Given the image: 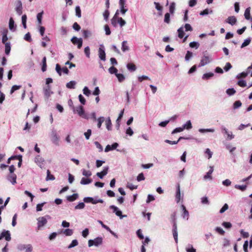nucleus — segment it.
<instances>
[{
    "label": "nucleus",
    "instance_id": "nucleus-1",
    "mask_svg": "<svg viewBox=\"0 0 252 252\" xmlns=\"http://www.w3.org/2000/svg\"><path fill=\"white\" fill-rule=\"evenodd\" d=\"M47 219H51V217L46 215L44 217H39L37 220V230H40L41 228L47 223Z\"/></svg>",
    "mask_w": 252,
    "mask_h": 252
},
{
    "label": "nucleus",
    "instance_id": "nucleus-26",
    "mask_svg": "<svg viewBox=\"0 0 252 252\" xmlns=\"http://www.w3.org/2000/svg\"><path fill=\"white\" fill-rule=\"evenodd\" d=\"M180 196H181L180 189V186H179V185H178L177 191H176V198L177 202H179L180 201Z\"/></svg>",
    "mask_w": 252,
    "mask_h": 252
},
{
    "label": "nucleus",
    "instance_id": "nucleus-3",
    "mask_svg": "<svg viewBox=\"0 0 252 252\" xmlns=\"http://www.w3.org/2000/svg\"><path fill=\"white\" fill-rule=\"evenodd\" d=\"M102 243V237H97L94 240H90L88 241V245L89 247H92L93 246H98L100 245Z\"/></svg>",
    "mask_w": 252,
    "mask_h": 252
},
{
    "label": "nucleus",
    "instance_id": "nucleus-44",
    "mask_svg": "<svg viewBox=\"0 0 252 252\" xmlns=\"http://www.w3.org/2000/svg\"><path fill=\"white\" fill-rule=\"evenodd\" d=\"M175 9V3L174 2H172L170 4L169 7V11L171 14H173L174 12V10Z\"/></svg>",
    "mask_w": 252,
    "mask_h": 252
},
{
    "label": "nucleus",
    "instance_id": "nucleus-27",
    "mask_svg": "<svg viewBox=\"0 0 252 252\" xmlns=\"http://www.w3.org/2000/svg\"><path fill=\"white\" fill-rule=\"evenodd\" d=\"M122 50L123 52H126L129 50V47L127 45V41H124L122 42Z\"/></svg>",
    "mask_w": 252,
    "mask_h": 252
},
{
    "label": "nucleus",
    "instance_id": "nucleus-23",
    "mask_svg": "<svg viewBox=\"0 0 252 252\" xmlns=\"http://www.w3.org/2000/svg\"><path fill=\"white\" fill-rule=\"evenodd\" d=\"M55 178L53 175L51 174L50 171L49 170H47V177L46 180L47 181L48 180H54Z\"/></svg>",
    "mask_w": 252,
    "mask_h": 252
},
{
    "label": "nucleus",
    "instance_id": "nucleus-40",
    "mask_svg": "<svg viewBox=\"0 0 252 252\" xmlns=\"http://www.w3.org/2000/svg\"><path fill=\"white\" fill-rule=\"evenodd\" d=\"M63 233L66 236H71L73 234V232L72 229L67 228L64 231Z\"/></svg>",
    "mask_w": 252,
    "mask_h": 252
},
{
    "label": "nucleus",
    "instance_id": "nucleus-64",
    "mask_svg": "<svg viewBox=\"0 0 252 252\" xmlns=\"http://www.w3.org/2000/svg\"><path fill=\"white\" fill-rule=\"evenodd\" d=\"M144 180L145 177L143 173H140L137 177V180L139 182Z\"/></svg>",
    "mask_w": 252,
    "mask_h": 252
},
{
    "label": "nucleus",
    "instance_id": "nucleus-50",
    "mask_svg": "<svg viewBox=\"0 0 252 252\" xmlns=\"http://www.w3.org/2000/svg\"><path fill=\"white\" fill-rule=\"evenodd\" d=\"M24 39L28 42L32 41V38L30 32H28L25 35Z\"/></svg>",
    "mask_w": 252,
    "mask_h": 252
},
{
    "label": "nucleus",
    "instance_id": "nucleus-14",
    "mask_svg": "<svg viewBox=\"0 0 252 252\" xmlns=\"http://www.w3.org/2000/svg\"><path fill=\"white\" fill-rule=\"evenodd\" d=\"M108 171V167H105L101 172H97L96 173V175L100 179H102L104 176H105L107 174Z\"/></svg>",
    "mask_w": 252,
    "mask_h": 252
},
{
    "label": "nucleus",
    "instance_id": "nucleus-5",
    "mask_svg": "<svg viewBox=\"0 0 252 252\" xmlns=\"http://www.w3.org/2000/svg\"><path fill=\"white\" fill-rule=\"evenodd\" d=\"M84 201L86 203H92L93 204H95L97 203H103V200L101 199H94L93 198L91 197H85L83 199Z\"/></svg>",
    "mask_w": 252,
    "mask_h": 252
},
{
    "label": "nucleus",
    "instance_id": "nucleus-54",
    "mask_svg": "<svg viewBox=\"0 0 252 252\" xmlns=\"http://www.w3.org/2000/svg\"><path fill=\"white\" fill-rule=\"evenodd\" d=\"M228 209V205L225 203L223 207L221 208V209L220 211V213L222 214L224 213L226 210H227Z\"/></svg>",
    "mask_w": 252,
    "mask_h": 252
},
{
    "label": "nucleus",
    "instance_id": "nucleus-53",
    "mask_svg": "<svg viewBox=\"0 0 252 252\" xmlns=\"http://www.w3.org/2000/svg\"><path fill=\"white\" fill-rule=\"evenodd\" d=\"M164 22L166 23H169L170 22V14L168 13H166L164 15Z\"/></svg>",
    "mask_w": 252,
    "mask_h": 252
},
{
    "label": "nucleus",
    "instance_id": "nucleus-8",
    "mask_svg": "<svg viewBox=\"0 0 252 252\" xmlns=\"http://www.w3.org/2000/svg\"><path fill=\"white\" fill-rule=\"evenodd\" d=\"M98 56L99 58L102 61H105L106 60V56H105V52L104 51V47L103 45H100V47L99 48L98 50Z\"/></svg>",
    "mask_w": 252,
    "mask_h": 252
},
{
    "label": "nucleus",
    "instance_id": "nucleus-13",
    "mask_svg": "<svg viewBox=\"0 0 252 252\" xmlns=\"http://www.w3.org/2000/svg\"><path fill=\"white\" fill-rule=\"evenodd\" d=\"M213 171H214L213 166H210V170L206 173V174L205 175H204V180H207V179L212 180V177L211 175H212Z\"/></svg>",
    "mask_w": 252,
    "mask_h": 252
},
{
    "label": "nucleus",
    "instance_id": "nucleus-12",
    "mask_svg": "<svg viewBox=\"0 0 252 252\" xmlns=\"http://www.w3.org/2000/svg\"><path fill=\"white\" fill-rule=\"evenodd\" d=\"M17 176L16 174L12 173L8 175L7 179L13 185L16 183Z\"/></svg>",
    "mask_w": 252,
    "mask_h": 252
},
{
    "label": "nucleus",
    "instance_id": "nucleus-62",
    "mask_svg": "<svg viewBox=\"0 0 252 252\" xmlns=\"http://www.w3.org/2000/svg\"><path fill=\"white\" fill-rule=\"evenodd\" d=\"M79 99L80 102L83 104L85 105L86 103V99L82 94H79Z\"/></svg>",
    "mask_w": 252,
    "mask_h": 252
},
{
    "label": "nucleus",
    "instance_id": "nucleus-59",
    "mask_svg": "<svg viewBox=\"0 0 252 252\" xmlns=\"http://www.w3.org/2000/svg\"><path fill=\"white\" fill-rule=\"evenodd\" d=\"M192 53L190 51H188L185 56V60L186 61L189 60V59L192 57Z\"/></svg>",
    "mask_w": 252,
    "mask_h": 252
},
{
    "label": "nucleus",
    "instance_id": "nucleus-6",
    "mask_svg": "<svg viewBox=\"0 0 252 252\" xmlns=\"http://www.w3.org/2000/svg\"><path fill=\"white\" fill-rule=\"evenodd\" d=\"M73 111L76 112L80 116L85 118V111L83 106L79 105L76 108H73Z\"/></svg>",
    "mask_w": 252,
    "mask_h": 252
},
{
    "label": "nucleus",
    "instance_id": "nucleus-47",
    "mask_svg": "<svg viewBox=\"0 0 252 252\" xmlns=\"http://www.w3.org/2000/svg\"><path fill=\"white\" fill-rule=\"evenodd\" d=\"M215 230L218 233L221 235H223L225 233L224 231L220 227H217Z\"/></svg>",
    "mask_w": 252,
    "mask_h": 252
},
{
    "label": "nucleus",
    "instance_id": "nucleus-15",
    "mask_svg": "<svg viewBox=\"0 0 252 252\" xmlns=\"http://www.w3.org/2000/svg\"><path fill=\"white\" fill-rule=\"evenodd\" d=\"M237 22V19L235 16H230L228 17V18L226 20V22L231 25H233L235 24Z\"/></svg>",
    "mask_w": 252,
    "mask_h": 252
},
{
    "label": "nucleus",
    "instance_id": "nucleus-30",
    "mask_svg": "<svg viewBox=\"0 0 252 252\" xmlns=\"http://www.w3.org/2000/svg\"><path fill=\"white\" fill-rule=\"evenodd\" d=\"M105 124L106 126V128L108 130H110L111 129V126L112 123L110 119L109 118L107 120L105 121Z\"/></svg>",
    "mask_w": 252,
    "mask_h": 252
},
{
    "label": "nucleus",
    "instance_id": "nucleus-48",
    "mask_svg": "<svg viewBox=\"0 0 252 252\" xmlns=\"http://www.w3.org/2000/svg\"><path fill=\"white\" fill-rule=\"evenodd\" d=\"M85 204L83 202H80L75 207V209H82L85 207Z\"/></svg>",
    "mask_w": 252,
    "mask_h": 252
},
{
    "label": "nucleus",
    "instance_id": "nucleus-61",
    "mask_svg": "<svg viewBox=\"0 0 252 252\" xmlns=\"http://www.w3.org/2000/svg\"><path fill=\"white\" fill-rule=\"evenodd\" d=\"M83 91L84 94L87 96H89L91 93L90 91L89 90L88 88L87 87H85L84 88Z\"/></svg>",
    "mask_w": 252,
    "mask_h": 252
},
{
    "label": "nucleus",
    "instance_id": "nucleus-24",
    "mask_svg": "<svg viewBox=\"0 0 252 252\" xmlns=\"http://www.w3.org/2000/svg\"><path fill=\"white\" fill-rule=\"evenodd\" d=\"M178 37L180 38H183L185 35V32L183 30V28L181 27L178 30Z\"/></svg>",
    "mask_w": 252,
    "mask_h": 252
},
{
    "label": "nucleus",
    "instance_id": "nucleus-41",
    "mask_svg": "<svg viewBox=\"0 0 252 252\" xmlns=\"http://www.w3.org/2000/svg\"><path fill=\"white\" fill-rule=\"evenodd\" d=\"M251 39L250 38H248L247 39H246L244 42L242 43V44L241 45V47L242 48H244L247 46H248L251 42Z\"/></svg>",
    "mask_w": 252,
    "mask_h": 252
},
{
    "label": "nucleus",
    "instance_id": "nucleus-42",
    "mask_svg": "<svg viewBox=\"0 0 252 252\" xmlns=\"http://www.w3.org/2000/svg\"><path fill=\"white\" fill-rule=\"evenodd\" d=\"M21 88V86H17V85L13 86L10 90V94H12L15 91L20 89Z\"/></svg>",
    "mask_w": 252,
    "mask_h": 252
},
{
    "label": "nucleus",
    "instance_id": "nucleus-31",
    "mask_svg": "<svg viewBox=\"0 0 252 252\" xmlns=\"http://www.w3.org/2000/svg\"><path fill=\"white\" fill-rule=\"evenodd\" d=\"M76 16L78 18L81 17V11L79 6H76L75 7Z\"/></svg>",
    "mask_w": 252,
    "mask_h": 252
},
{
    "label": "nucleus",
    "instance_id": "nucleus-17",
    "mask_svg": "<svg viewBox=\"0 0 252 252\" xmlns=\"http://www.w3.org/2000/svg\"><path fill=\"white\" fill-rule=\"evenodd\" d=\"M93 180L92 179L82 178L80 183L82 185H87L92 182Z\"/></svg>",
    "mask_w": 252,
    "mask_h": 252
},
{
    "label": "nucleus",
    "instance_id": "nucleus-2",
    "mask_svg": "<svg viewBox=\"0 0 252 252\" xmlns=\"http://www.w3.org/2000/svg\"><path fill=\"white\" fill-rule=\"evenodd\" d=\"M175 213H174L171 215L173 223V235L174 240L176 243L178 242V232H177V225L175 220Z\"/></svg>",
    "mask_w": 252,
    "mask_h": 252
},
{
    "label": "nucleus",
    "instance_id": "nucleus-18",
    "mask_svg": "<svg viewBox=\"0 0 252 252\" xmlns=\"http://www.w3.org/2000/svg\"><path fill=\"white\" fill-rule=\"evenodd\" d=\"M126 66L130 71H134L136 69V65L133 63H128L127 64Z\"/></svg>",
    "mask_w": 252,
    "mask_h": 252
},
{
    "label": "nucleus",
    "instance_id": "nucleus-36",
    "mask_svg": "<svg viewBox=\"0 0 252 252\" xmlns=\"http://www.w3.org/2000/svg\"><path fill=\"white\" fill-rule=\"evenodd\" d=\"M82 174L85 177H89L92 175V172L90 170L83 169L82 171Z\"/></svg>",
    "mask_w": 252,
    "mask_h": 252
},
{
    "label": "nucleus",
    "instance_id": "nucleus-20",
    "mask_svg": "<svg viewBox=\"0 0 252 252\" xmlns=\"http://www.w3.org/2000/svg\"><path fill=\"white\" fill-rule=\"evenodd\" d=\"M78 197V194L74 193L71 195L67 196V200L70 202H72L75 200Z\"/></svg>",
    "mask_w": 252,
    "mask_h": 252
},
{
    "label": "nucleus",
    "instance_id": "nucleus-28",
    "mask_svg": "<svg viewBox=\"0 0 252 252\" xmlns=\"http://www.w3.org/2000/svg\"><path fill=\"white\" fill-rule=\"evenodd\" d=\"M244 16L246 19L249 20L250 19V7H248L246 9L244 13Z\"/></svg>",
    "mask_w": 252,
    "mask_h": 252
},
{
    "label": "nucleus",
    "instance_id": "nucleus-49",
    "mask_svg": "<svg viewBox=\"0 0 252 252\" xmlns=\"http://www.w3.org/2000/svg\"><path fill=\"white\" fill-rule=\"evenodd\" d=\"M235 93L236 91L233 88L228 89L226 90V93L229 95H232Z\"/></svg>",
    "mask_w": 252,
    "mask_h": 252
},
{
    "label": "nucleus",
    "instance_id": "nucleus-19",
    "mask_svg": "<svg viewBox=\"0 0 252 252\" xmlns=\"http://www.w3.org/2000/svg\"><path fill=\"white\" fill-rule=\"evenodd\" d=\"M42 66L41 68V70L43 72H44L47 69V63H46V57H44L42 60Z\"/></svg>",
    "mask_w": 252,
    "mask_h": 252
},
{
    "label": "nucleus",
    "instance_id": "nucleus-35",
    "mask_svg": "<svg viewBox=\"0 0 252 252\" xmlns=\"http://www.w3.org/2000/svg\"><path fill=\"white\" fill-rule=\"evenodd\" d=\"M116 76L120 82H123L125 79L124 75L122 74L117 73Z\"/></svg>",
    "mask_w": 252,
    "mask_h": 252
},
{
    "label": "nucleus",
    "instance_id": "nucleus-55",
    "mask_svg": "<svg viewBox=\"0 0 252 252\" xmlns=\"http://www.w3.org/2000/svg\"><path fill=\"white\" fill-rule=\"evenodd\" d=\"M84 52H85V54H86V56L88 58H90V48H89V46H87V47L85 48V49H84Z\"/></svg>",
    "mask_w": 252,
    "mask_h": 252
},
{
    "label": "nucleus",
    "instance_id": "nucleus-60",
    "mask_svg": "<svg viewBox=\"0 0 252 252\" xmlns=\"http://www.w3.org/2000/svg\"><path fill=\"white\" fill-rule=\"evenodd\" d=\"M14 21L12 18H10L9 20V27L10 30H12L14 28Z\"/></svg>",
    "mask_w": 252,
    "mask_h": 252
},
{
    "label": "nucleus",
    "instance_id": "nucleus-9",
    "mask_svg": "<svg viewBox=\"0 0 252 252\" xmlns=\"http://www.w3.org/2000/svg\"><path fill=\"white\" fill-rule=\"evenodd\" d=\"M210 58L208 56H204L201 60L200 63L198 65L199 67L204 66L210 62Z\"/></svg>",
    "mask_w": 252,
    "mask_h": 252
},
{
    "label": "nucleus",
    "instance_id": "nucleus-10",
    "mask_svg": "<svg viewBox=\"0 0 252 252\" xmlns=\"http://www.w3.org/2000/svg\"><path fill=\"white\" fill-rule=\"evenodd\" d=\"M44 94L46 98H49L52 92L51 91V87L47 85L43 89Z\"/></svg>",
    "mask_w": 252,
    "mask_h": 252
},
{
    "label": "nucleus",
    "instance_id": "nucleus-43",
    "mask_svg": "<svg viewBox=\"0 0 252 252\" xmlns=\"http://www.w3.org/2000/svg\"><path fill=\"white\" fill-rule=\"evenodd\" d=\"M242 105V103L240 100L236 101L233 104L234 109H237Z\"/></svg>",
    "mask_w": 252,
    "mask_h": 252
},
{
    "label": "nucleus",
    "instance_id": "nucleus-32",
    "mask_svg": "<svg viewBox=\"0 0 252 252\" xmlns=\"http://www.w3.org/2000/svg\"><path fill=\"white\" fill-rule=\"evenodd\" d=\"M183 137H180L177 141H171L169 140H165V142L171 145H174L177 144L179 142V141Z\"/></svg>",
    "mask_w": 252,
    "mask_h": 252
},
{
    "label": "nucleus",
    "instance_id": "nucleus-46",
    "mask_svg": "<svg viewBox=\"0 0 252 252\" xmlns=\"http://www.w3.org/2000/svg\"><path fill=\"white\" fill-rule=\"evenodd\" d=\"M214 131H215V130L214 129H212V128H208V129L200 128L199 129V131L201 133H204L205 132H214Z\"/></svg>",
    "mask_w": 252,
    "mask_h": 252
},
{
    "label": "nucleus",
    "instance_id": "nucleus-57",
    "mask_svg": "<svg viewBox=\"0 0 252 252\" xmlns=\"http://www.w3.org/2000/svg\"><path fill=\"white\" fill-rule=\"evenodd\" d=\"M237 84L239 86L242 87H245L247 85L246 82L245 80H239Z\"/></svg>",
    "mask_w": 252,
    "mask_h": 252
},
{
    "label": "nucleus",
    "instance_id": "nucleus-34",
    "mask_svg": "<svg viewBox=\"0 0 252 252\" xmlns=\"http://www.w3.org/2000/svg\"><path fill=\"white\" fill-rule=\"evenodd\" d=\"M109 72L111 74H115V75H116V74H117V72H118V69L115 67L114 66H112L111 67H110L109 68Z\"/></svg>",
    "mask_w": 252,
    "mask_h": 252
},
{
    "label": "nucleus",
    "instance_id": "nucleus-39",
    "mask_svg": "<svg viewBox=\"0 0 252 252\" xmlns=\"http://www.w3.org/2000/svg\"><path fill=\"white\" fill-rule=\"evenodd\" d=\"M213 76H214L213 73H212V72L207 73H205L203 75L202 78L203 79H208L209 78L213 77Z\"/></svg>",
    "mask_w": 252,
    "mask_h": 252
},
{
    "label": "nucleus",
    "instance_id": "nucleus-16",
    "mask_svg": "<svg viewBox=\"0 0 252 252\" xmlns=\"http://www.w3.org/2000/svg\"><path fill=\"white\" fill-rule=\"evenodd\" d=\"M182 209H183V217L184 219H186V220H188L189 219V212L187 210L186 208V207L182 205Z\"/></svg>",
    "mask_w": 252,
    "mask_h": 252
},
{
    "label": "nucleus",
    "instance_id": "nucleus-38",
    "mask_svg": "<svg viewBox=\"0 0 252 252\" xmlns=\"http://www.w3.org/2000/svg\"><path fill=\"white\" fill-rule=\"evenodd\" d=\"M26 21H27V16L26 15H23L22 17V22L23 26V27L24 29L27 28V25H26Z\"/></svg>",
    "mask_w": 252,
    "mask_h": 252
},
{
    "label": "nucleus",
    "instance_id": "nucleus-25",
    "mask_svg": "<svg viewBox=\"0 0 252 252\" xmlns=\"http://www.w3.org/2000/svg\"><path fill=\"white\" fill-rule=\"evenodd\" d=\"M4 44L5 45V53L6 55H8L11 50L10 42Z\"/></svg>",
    "mask_w": 252,
    "mask_h": 252
},
{
    "label": "nucleus",
    "instance_id": "nucleus-45",
    "mask_svg": "<svg viewBox=\"0 0 252 252\" xmlns=\"http://www.w3.org/2000/svg\"><path fill=\"white\" fill-rule=\"evenodd\" d=\"M189 46L191 48H198L199 46V44L198 42H191L189 43Z\"/></svg>",
    "mask_w": 252,
    "mask_h": 252
},
{
    "label": "nucleus",
    "instance_id": "nucleus-22",
    "mask_svg": "<svg viewBox=\"0 0 252 252\" xmlns=\"http://www.w3.org/2000/svg\"><path fill=\"white\" fill-rule=\"evenodd\" d=\"M76 84L75 81H71L66 84V87L68 89H74Z\"/></svg>",
    "mask_w": 252,
    "mask_h": 252
},
{
    "label": "nucleus",
    "instance_id": "nucleus-63",
    "mask_svg": "<svg viewBox=\"0 0 252 252\" xmlns=\"http://www.w3.org/2000/svg\"><path fill=\"white\" fill-rule=\"evenodd\" d=\"M126 187L129 188L130 190H133L136 189L137 188V186H134L131 183H128L126 185Z\"/></svg>",
    "mask_w": 252,
    "mask_h": 252
},
{
    "label": "nucleus",
    "instance_id": "nucleus-51",
    "mask_svg": "<svg viewBox=\"0 0 252 252\" xmlns=\"http://www.w3.org/2000/svg\"><path fill=\"white\" fill-rule=\"evenodd\" d=\"M62 70L61 66L59 64H57L56 65V70L60 76L62 75Z\"/></svg>",
    "mask_w": 252,
    "mask_h": 252
},
{
    "label": "nucleus",
    "instance_id": "nucleus-58",
    "mask_svg": "<svg viewBox=\"0 0 252 252\" xmlns=\"http://www.w3.org/2000/svg\"><path fill=\"white\" fill-rule=\"evenodd\" d=\"M104 121V118L103 117H100L97 119V126L98 128H100L101 126L102 123Z\"/></svg>",
    "mask_w": 252,
    "mask_h": 252
},
{
    "label": "nucleus",
    "instance_id": "nucleus-56",
    "mask_svg": "<svg viewBox=\"0 0 252 252\" xmlns=\"http://www.w3.org/2000/svg\"><path fill=\"white\" fill-rule=\"evenodd\" d=\"M235 188L240 189L242 191H244L247 188V186L246 185H235Z\"/></svg>",
    "mask_w": 252,
    "mask_h": 252
},
{
    "label": "nucleus",
    "instance_id": "nucleus-37",
    "mask_svg": "<svg viewBox=\"0 0 252 252\" xmlns=\"http://www.w3.org/2000/svg\"><path fill=\"white\" fill-rule=\"evenodd\" d=\"M78 244V242L77 240H73L71 244L68 246V249H71L73 247H74L76 246H77Z\"/></svg>",
    "mask_w": 252,
    "mask_h": 252
},
{
    "label": "nucleus",
    "instance_id": "nucleus-11",
    "mask_svg": "<svg viewBox=\"0 0 252 252\" xmlns=\"http://www.w3.org/2000/svg\"><path fill=\"white\" fill-rule=\"evenodd\" d=\"M110 208L113 210V212L115 213L117 216L120 217L121 218H122L123 217L122 216V212L118 210V207L114 205H111L110 206Z\"/></svg>",
    "mask_w": 252,
    "mask_h": 252
},
{
    "label": "nucleus",
    "instance_id": "nucleus-33",
    "mask_svg": "<svg viewBox=\"0 0 252 252\" xmlns=\"http://www.w3.org/2000/svg\"><path fill=\"white\" fill-rule=\"evenodd\" d=\"M184 129H190L192 128V125L190 121H188L186 124L183 126Z\"/></svg>",
    "mask_w": 252,
    "mask_h": 252
},
{
    "label": "nucleus",
    "instance_id": "nucleus-4",
    "mask_svg": "<svg viewBox=\"0 0 252 252\" xmlns=\"http://www.w3.org/2000/svg\"><path fill=\"white\" fill-rule=\"evenodd\" d=\"M4 238L6 241H9L11 240L10 233L8 230H3L0 234V240Z\"/></svg>",
    "mask_w": 252,
    "mask_h": 252
},
{
    "label": "nucleus",
    "instance_id": "nucleus-7",
    "mask_svg": "<svg viewBox=\"0 0 252 252\" xmlns=\"http://www.w3.org/2000/svg\"><path fill=\"white\" fill-rule=\"evenodd\" d=\"M74 45H77L78 49H80L82 46L83 41L81 38L73 37L71 40Z\"/></svg>",
    "mask_w": 252,
    "mask_h": 252
},
{
    "label": "nucleus",
    "instance_id": "nucleus-52",
    "mask_svg": "<svg viewBox=\"0 0 252 252\" xmlns=\"http://www.w3.org/2000/svg\"><path fill=\"white\" fill-rule=\"evenodd\" d=\"M118 23H119L121 27H123L126 24L125 21L121 17L118 18Z\"/></svg>",
    "mask_w": 252,
    "mask_h": 252
},
{
    "label": "nucleus",
    "instance_id": "nucleus-21",
    "mask_svg": "<svg viewBox=\"0 0 252 252\" xmlns=\"http://www.w3.org/2000/svg\"><path fill=\"white\" fill-rule=\"evenodd\" d=\"M118 11L116 12L115 14L114 15V17L111 20V23L114 26L116 27L117 26V23H118Z\"/></svg>",
    "mask_w": 252,
    "mask_h": 252
},
{
    "label": "nucleus",
    "instance_id": "nucleus-29",
    "mask_svg": "<svg viewBox=\"0 0 252 252\" xmlns=\"http://www.w3.org/2000/svg\"><path fill=\"white\" fill-rule=\"evenodd\" d=\"M16 11L17 13L20 15L22 14V5L21 2H19V5L16 7Z\"/></svg>",
    "mask_w": 252,
    "mask_h": 252
}]
</instances>
